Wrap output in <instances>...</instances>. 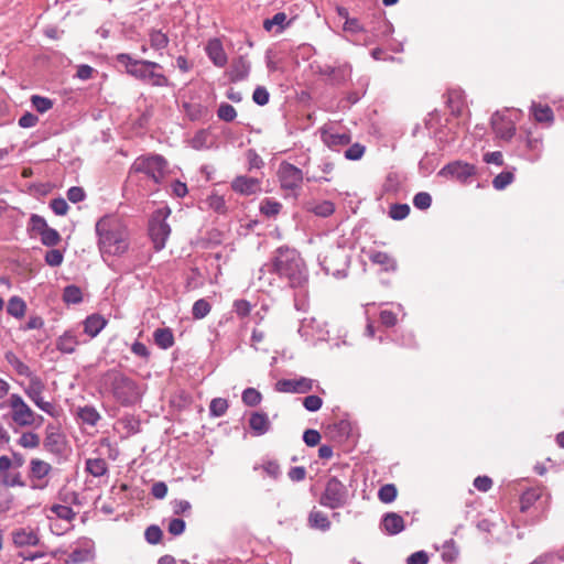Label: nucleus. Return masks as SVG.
<instances>
[{"mask_svg":"<svg viewBox=\"0 0 564 564\" xmlns=\"http://www.w3.org/2000/svg\"><path fill=\"white\" fill-rule=\"evenodd\" d=\"M274 274L286 279L291 288H302L308 279L307 269L301 254L286 246L279 247L271 261L259 269L258 280L261 286L272 285Z\"/></svg>","mask_w":564,"mask_h":564,"instance_id":"nucleus-1","label":"nucleus"},{"mask_svg":"<svg viewBox=\"0 0 564 564\" xmlns=\"http://www.w3.org/2000/svg\"><path fill=\"white\" fill-rule=\"evenodd\" d=\"M97 246L101 257H121L129 250L130 234L124 221L117 215L101 217L95 226Z\"/></svg>","mask_w":564,"mask_h":564,"instance_id":"nucleus-2","label":"nucleus"},{"mask_svg":"<svg viewBox=\"0 0 564 564\" xmlns=\"http://www.w3.org/2000/svg\"><path fill=\"white\" fill-rule=\"evenodd\" d=\"M116 61L124 67L126 73L135 79L154 87H167L169 78L161 72L162 65L148 59H135L127 53H120Z\"/></svg>","mask_w":564,"mask_h":564,"instance_id":"nucleus-3","label":"nucleus"},{"mask_svg":"<svg viewBox=\"0 0 564 564\" xmlns=\"http://www.w3.org/2000/svg\"><path fill=\"white\" fill-rule=\"evenodd\" d=\"M105 381L110 384L115 399L123 406L132 405L141 398L137 382L119 371H108Z\"/></svg>","mask_w":564,"mask_h":564,"instance_id":"nucleus-4","label":"nucleus"},{"mask_svg":"<svg viewBox=\"0 0 564 564\" xmlns=\"http://www.w3.org/2000/svg\"><path fill=\"white\" fill-rule=\"evenodd\" d=\"M350 495L347 486L337 477L332 476L325 484L324 491L319 497V505L329 509L344 508L349 503Z\"/></svg>","mask_w":564,"mask_h":564,"instance_id":"nucleus-5","label":"nucleus"},{"mask_svg":"<svg viewBox=\"0 0 564 564\" xmlns=\"http://www.w3.org/2000/svg\"><path fill=\"white\" fill-rule=\"evenodd\" d=\"M166 169V160L159 154L141 155L134 160L131 166L132 172L143 173L155 183H160L162 181Z\"/></svg>","mask_w":564,"mask_h":564,"instance_id":"nucleus-6","label":"nucleus"},{"mask_svg":"<svg viewBox=\"0 0 564 564\" xmlns=\"http://www.w3.org/2000/svg\"><path fill=\"white\" fill-rule=\"evenodd\" d=\"M170 214L171 209L169 207L160 208L155 210L150 220L149 232L156 250L164 248L171 234L170 225L166 223Z\"/></svg>","mask_w":564,"mask_h":564,"instance_id":"nucleus-7","label":"nucleus"},{"mask_svg":"<svg viewBox=\"0 0 564 564\" xmlns=\"http://www.w3.org/2000/svg\"><path fill=\"white\" fill-rule=\"evenodd\" d=\"M8 405L12 410L11 417L18 426H33L36 423L37 414L24 402L20 394H11Z\"/></svg>","mask_w":564,"mask_h":564,"instance_id":"nucleus-8","label":"nucleus"},{"mask_svg":"<svg viewBox=\"0 0 564 564\" xmlns=\"http://www.w3.org/2000/svg\"><path fill=\"white\" fill-rule=\"evenodd\" d=\"M52 465L40 458L30 460L28 478L32 489L43 490L48 486V476L52 473Z\"/></svg>","mask_w":564,"mask_h":564,"instance_id":"nucleus-9","label":"nucleus"},{"mask_svg":"<svg viewBox=\"0 0 564 564\" xmlns=\"http://www.w3.org/2000/svg\"><path fill=\"white\" fill-rule=\"evenodd\" d=\"M43 447L47 453L57 457H61L65 454L67 448V440L58 426L54 424H47L45 427Z\"/></svg>","mask_w":564,"mask_h":564,"instance_id":"nucleus-10","label":"nucleus"},{"mask_svg":"<svg viewBox=\"0 0 564 564\" xmlns=\"http://www.w3.org/2000/svg\"><path fill=\"white\" fill-rule=\"evenodd\" d=\"M278 176L283 189H297L303 183V172L295 165L282 162L278 170Z\"/></svg>","mask_w":564,"mask_h":564,"instance_id":"nucleus-11","label":"nucleus"},{"mask_svg":"<svg viewBox=\"0 0 564 564\" xmlns=\"http://www.w3.org/2000/svg\"><path fill=\"white\" fill-rule=\"evenodd\" d=\"M476 174V167L473 164L455 161L446 164L440 172L441 176H449L462 183H466L471 176Z\"/></svg>","mask_w":564,"mask_h":564,"instance_id":"nucleus-12","label":"nucleus"},{"mask_svg":"<svg viewBox=\"0 0 564 564\" xmlns=\"http://www.w3.org/2000/svg\"><path fill=\"white\" fill-rule=\"evenodd\" d=\"M313 389V380L301 377L299 379H281L275 383V390L283 393H306Z\"/></svg>","mask_w":564,"mask_h":564,"instance_id":"nucleus-13","label":"nucleus"},{"mask_svg":"<svg viewBox=\"0 0 564 564\" xmlns=\"http://www.w3.org/2000/svg\"><path fill=\"white\" fill-rule=\"evenodd\" d=\"M319 73L327 77L333 85H341L351 77V66L347 63L338 66L324 65L319 68Z\"/></svg>","mask_w":564,"mask_h":564,"instance_id":"nucleus-14","label":"nucleus"},{"mask_svg":"<svg viewBox=\"0 0 564 564\" xmlns=\"http://www.w3.org/2000/svg\"><path fill=\"white\" fill-rule=\"evenodd\" d=\"M491 126L495 133L500 139L510 140L514 135V122L500 112H496L492 115Z\"/></svg>","mask_w":564,"mask_h":564,"instance_id":"nucleus-15","label":"nucleus"},{"mask_svg":"<svg viewBox=\"0 0 564 564\" xmlns=\"http://www.w3.org/2000/svg\"><path fill=\"white\" fill-rule=\"evenodd\" d=\"M334 260H340L341 263L345 265V250L341 249L340 247H330L323 258L319 257V264L327 274L336 275L339 272V268L333 265Z\"/></svg>","mask_w":564,"mask_h":564,"instance_id":"nucleus-16","label":"nucleus"},{"mask_svg":"<svg viewBox=\"0 0 564 564\" xmlns=\"http://www.w3.org/2000/svg\"><path fill=\"white\" fill-rule=\"evenodd\" d=\"M205 52L215 66L224 67L227 64L228 57L220 39L213 37L208 40Z\"/></svg>","mask_w":564,"mask_h":564,"instance_id":"nucleus-17","label":"nucleus"},{"mask_svg":"<svg viewBox=\"0 0 564 564\" xmlns=\"http://www.w3.org/2000/svg\"><path fill=\"white\" fill-rule=\"evenodd\" d=\"M231 188L241 195H253L261 189L260 181L256 177L239 175L231 182Z\"/></svg>","mask_w":564,"mask_h":564,"instance_id":"nucleus-18","label":"nucleus"},{"mask_svg":"<svg viewBox=\"0 0 564 564\" xmlns=\"http://www.w3.org/2000/svg\"><path fill=\"white\" fill-rule=\"evenodd\" d=\"M321 139L323 143L334 151H339L341 147L350 143V135L347 133L334 132L332 129L322 128Z\"/></svg>","mask_w":564,"mask_h":564,"instance_id":"nucleus-19","label":"nucleus"},{"mask_svg":"<svg viewBox=\"0 0 564 564\" xmlns=\"http://www.w3.org/2000/svg\"><path fill=\"white\" fill-rule=\"evenodd\" d=\"M12 541L17 547L36 546L40 543V536L31 528H20L12 532Z\"/></svg>","mask_w":564,"mask_h":564,"instance_id":"nucleus-20","label":"nucleus"},{"mask_svg":"<svg viewBox=\"0 0 564 564\" xmlns=\"http://www.w3.org/2000/svg\"><path fill=\"white\" fill-rule=\"evenodd\" d=\"M94 557V546L93 542L86 540L82 543V545L75 547L68 555L67 563L70 564H79L85 563Z\"/></svg>","mask_w":564,"mask_h":564,"instance_id":"nucleus-21","label":"nucleus"},{"mask_svg":"<svg viewBox=\"0 0 564 564\" xmlns=\"http://www.w3.org/2000/svg\"><path fill=\"white\" fill-rule=\"evenodd\" d=\"M249 426L257 436L264 435L271 430V422L264 412H253L249 417Z\"/></svg>","mask_w":564,"mask_h":564,"instance_id":"nucleus-22","label":"nucleus"},{"mask_svg":"<svg viewBox=\"0 0 564 564\" xmlns=\"http://www.w3.org/2000/svg\"><path fill=\"white\" fill-rule=\"evenodd\" d=\"M251 64L245 56H239L232 62L229 70V78L231 82H241L249 76Z\"/></svg>","mask_w":564,"mask_h":564,"instance_id":"nucleus-23","label":"nucleus"},{"mask_svg":"<svg viewBox=\"0 0 564 564\" xmlns=\"http://www.w3.org/2000/svg\"><path fill=\"white\" fill-rule=\"evenodd\" d=\"M381 525L388 534L394 535L404 530V520L395 512H388L383 516Z\"/></svg>","mask_w":564,"mask_h":564,"instance_id":"nucleus-24","label":"nucleus"},{"mask_svg":"<svg viewBox=\"0 0 564 564\" xmlns=\"http://www.w3.org/2000/svg\"><path fill=\"white\" fill-rule=\"evenodd\" d=\"M79 341L73 330H66L56 340V349L62 354H73Z\"/></svg>","mask_w":564,"mask_h":564,"instance_id":"nucleus-25","label":"nucleus"},{"mask_svg":"<svg viewBox=\"0 0 564 564\" xmlns=\"http://www.w3.org/2000/svg\"><path fill=\"white\" fill-rule=\"evenodd\" d=\"M369 259L372 263L380 265L384 271H395L397 261L389 253L383 251H372L369 254Z\"/></svg>","mask_w":564,"mask_h":564,"instance_id":"nucleus-26","label":"nucleus"},{"mask_svg":"<svg viewBox=\"0 0 564 564\" xmlns=\"http://www.w3.org/2000/svg\"><path fill=\"white\" fill-rule=\"evenodd\" d=\"M107 325V321L98 315L93 314L84 322V332L90 337H96Z\"/></svg>","mask_w":564,"mask_h":564,"instance_id":"nucleus-27","label":"nucleus"},{"mask_svg":"<svg viewBox=\"0 0 564 564\" xmlns=\"http://www.w3.org/2000/svg\"><path fill=\"white\" fill-rule=\"evenodd\" d=\"M44 383L42 380L37 377H33L30 380V383L28 388L25 389V394L28 398L37 405L43 400V391H44Z\"/></svg>","mask_w":564,"mask_h":564,"instance_id":"nucleus-28","label":"nucleus"},{"mask_svg":"<svg viewBox=\"0 0 564 564\" xmlns=\"http://www.w3.org/2000/svg\"><path fill=\"white\" fill-rule=\"evenodd\" d=\"M308 525L313 529H317L321 531H328L330 529V521L328 517L316 509H313L308 514Z\"/></svg>","mask_w":564,"mask_h":564,"instance_id":"nucleus-29","label":"nucleus"},{"mask_svg":"<svg viewBox=\"0 0 564 564\" xmlns=\"http://www.w3.org/2000/svg\"><path fill=\"white\" fill-rule=\"evenodd\" d=\"M153 339L161 349H169L174 345V335L170 328H156L153 333Z\"/></svg>","mask_w":564,"mask_h":564,"instance_id":"nucleus-30","label":"nucleus"},{"mask_svg":"<svg viewBox=\"0 0 564 564\" xmlns=\"http://www.w3.org/2000/svg\"><path fill=\"white\" fill-rule=\"evenodd\" d=\"M148 35L150 45L155 51L164 50L169 45L170 39L162 30L151 29Z\"/></svg>","mask_w":564,"mask_h":564,"instance_id":"nucleus-31","label":"nucleus"},{"mask_svg":"<svg viewBox=\"0 0 564 564\" xmlns=\"http://www.w3.org/2000/svg\"><path fill=\"white\" fill-rule=\"evenodd\" d=\"M7 312L9 315H11L15 318H22L26 312L25 301L22 297L17 296V295L10 297L8 305H7Z\"/></svg>","mask_w":564,"mask_h":564,"instance_id":"nucleus-32","label":"nucleus"},{"mask_svg":"<svg viewBox=\"0 0 564 564\" xmlns=\"http://www.w3.org/2000/svg\"><path fill=\"white\" fill-rule=\"evenodd\" d=\"M86 471L94 477H101L108 471V466L102 458H88L86 460Z\"/></svg>","mask_w":564,"mask_h":564,"instance_id":"nucleus-33","label":"nucleus"},{"mask_svg":"<svg viewBox=\"0 0 564 564\" xmlns=\"http://www.w3.org/2000/svg\"><path fill=\"white\" fill-rule=\"evenodd\" d=\"M77 415L83 423L88 424L90 426H95L97 422L100 420V414L91 405H85L83 408H79L77 411Z\"/></svg>","mask_w":564,"mask_h":564,"instance_id":"nucleus-34","label":"nucleus"},{"mask_svg":"<svg viewBox=\"0 0 564 564\" xmlns=\"http://www.w3.org/2000/svg\"><path fill=\"white\" fill-rule=\"evenodd\" d=\"M532 111L535 120L539 122H552L554 119L553 111L549 106L533 102Z\"/></svg>","mask_w":564,"mask_h":564,"instance_id":"nucleus-35","label":"nucleus"},{"mask_svg":"<svg viewBox=\"0 0 564 564\" xmlns=\"http://www.w3.org/2000/svg\"><path fill=\"white\" fill-rule=\"evenodd\" d=\"M282 208V204L272 198H265L260 204V212L267 217H275Z\"/></svg>","mask_w":564,"mask_h":564,"instance_id":"nucleus-36","label":"nucleus"},{"mask_svg":"<svg viewBox=\"0 0 564 564\" xmlns=\"http://www.w3.org/2000/svg\"><path fill=\"white\" fill-rule=\"evenodd\" d=\"M63 300L67 304H78L83 301L82 290L77 285H67L63 292Z\"/></svg>","mask_w":564,"mask_h":564,"instance_id":"nucleus-37","label":"nucleus"},{"mask_svg":"<svg viewBox=\"0 0 564 564\" xmlns=\"http://www.w3.org/2000/svg\"><path fill=\"white\" fill-rule=\"evenodd\" d=\"M6 358L20 376L29 377L31 375L30 367L20 360L14 354L8 352Z\"/></svg>","mask_w":564,"mask_h":564,"instance_id":"nucleus-38","label":"nucleus"},{"mask_svg":"<svg viewBox=\"0 0 564 564\" xmlns=\"http://www.w3.org/2000/svg\"><path fill=\"white\" fill-rule=\"evenodd\" d=\"M397 487L393 484L383 485L378 491V498L383 503H391L397 498Z\"/></svg>","mask_w":564,"mask_h":564,"instance_id":"nucleus-39","label":"nucleus"},{"mask_svg":"<svg viewBox=\"0 0 564 564\" xmlns=\"http://www.w3.org/2000/svg\"><path fill=\"white\" fill-rule=\"evenodd\" d=\"M40 443V436L33 432H24L18 440V444L20 446L30 449L39 447Z\"/></svg>","mask_w":564,"mask_h":564,"instance_id":"nucleus-40","label":"nucleus"},{"mask_svg":"<svg viewBox=\"0 0 564 564\" xmlns=\"http://www.w3.org/2000/svg\"><path fill=\"white\" fill-rule=\"evenodd\" d=\"M40 236L42 243L47 247H55L61 241L58 231L51 227H47Z\"/></svg>","mask_w":564,"mask_h":564,"instance_id":"nucleus-41","label":"nucleus"},{"mask_svg":"<svg viewBox=\"0 0 564 564\" xmlns=\"http://www.w3.org/2000/svg\"><path fill=\"white\" fill-rule=\"evenodd\" d=\"M207 205L210 209L218 214H226L227 213V206L226 200L224 196H220L218 194H212L207 198Z\"/></svg>","mask_w":564,"mask_h":564,"instance_id":"nucleus-42","label":"nucleus"},{"mask_svg":"<svg viewBox=\"0 0 564 564\" xmlns=\"http://www.w3.org/2000/svg\"><path fill=\"white\" fill-rule=\"evenodd\" d=\"M217 116L223 121L232 122L237 117V111L230 104L223 102L218 107Z\"/></svg>","mask_w":564,"mask_h":564,"instance_id":"nucleus-43","label":"nucleus"},{"mask_svg":"<svg viewBox=\"0 0 564 564\" xmlns=\"http://www.w3.org/2000/svg\"><path fill=\"white\" fill-rule=\"evenodd\" d=\"M261 400V393L254 388H247L242 392V402L248 406H256Z\"/></svg>","mask_w":564,"mask_h":564,"instance_id":"nucleus-44","label":"nucleus"},{"mask_svg":"<svg viewBox=\"0 0 564 564\" xmlns=\"http://www.w3.org/2000/svg\"><path fill=\"white\" fill-rule=\"evenodd\" d=\"M286 21V14L283 12L275 13L271 19H267L263 22V28L265 31H272L275 25L279 26L278 31H282L284 29V23Z\"/></svg>","mask_w":564,"mask_h":564,"instance_id":"nucleus-45","label":"nucleus"},{"mask_svg":"<svg viewBox=\"0 0 564 564\" xmlns=\"http://www.w3.org/2000/svg\"><path fill=\"white\" fill-rule=\"evenodd\" d=\"M210 304L205 299L197 300L192 307V314L195 318L200 319L210 312Z\"/></svg>","mask_w":564,"mask_h":564,"instance_id":"nucleus-46","label":"nucleus"},{"mask_svg":"<svg viewBox=\"0 0 564 564\" xmlns=\"http://www.w3.org/2000/svg\"><path fill=\"white\" fill-rule=\"evenodd\" d=\"M228 409V402L223 398H215L209 404V412L214 416H223Z\"/></svg>","mask_w":564,"mask_h":564,"instance_id":"nucleus-47","label":"nucleus"},{"mask_svg":"<svg viewBox=\"0 0 564 564\" xmlns=\"http://www.w3.org/2000/svg\"><path fill=\"white\" fill-rule=\"evenodd\" d=\"M410 207L408 204H393L389 209V216L394 220H402L408 217Z\"/></svg>","mask_w":564,"mask_h":564,"instance_id":"nucleus-48","label":"nucleus"},{"mask_svg":"<svg viewBox=\"0 0 564 564\" xmlns=\"http://www.w3.org/2000/svg\"><path fill=\"white\" fill-rule=\"evenodd\" d=\"M32 106L41 113L48 111L53 107L50 98L34 95L31 98Z\"/></svg>","mask_w":564,"mask_h":564,"instance_id":"nucleus-49","label":"nucleus"},{"mask_svg":"<svg viewBox=\"0 0 564 564\" xmlns=\"http://www.w3.org/2000/svg\"><path fill=\"white\" fill-rule=\"evenodd\" d=\"M163 532L158 525H150L145 529L144 538L148 543L155 545L161 542Z\"/></svg>","mask_w":564,"mask_h":564,"instance_id":"nucleus-50","label":"nucleus"},{"mask_svg":"<svg viewBox=\"0 0 564 564\" xmlns=\"http://www.w3.org/2000/svg\"><path fill=\"white\" fill-rule=\"evenodd\" d=\"M335 210V206L330 200H324L312 207V212L321 217H328Z\"/></svg>","mask_w":564,"mask_h":564,"instance_id":"nucleus-51","label":"nucleus"},{"mask_svg":"<svg viewBox=\"0 0 564 564\" xmlns=\"http://www.w3.org/2000/svg\"><path fill=\"white\" fill-rule=\"evenodd\" d=\"M513 181V174L511 172H501L492 181V185L496 189H503L510 185Z\"/></svg>","mask_w":564,"mask_h":564,"instance_id":"nucleus-52","label":"nucleus"},{"mask_svg":"<svg viewBox=\"0 0 564 564\" xmlns=\"http://www.w3.org/2000/svg\"><path fill=\"white\" fill-rule=\"evenodd\" d=\"M432 204V197L426 192H420L413 197V205L421 210L427 209Z\"/></svg>","mask_w":564,"mask_h":564,"instance_id":"nucleus-53","label":"nucleus"},{"mask_svg":"<svg viewBox=\"0 0 564 564\" xmlns=\"http://www.w3.org/2000/svg\"><path fill=\"white\" fill-rule=\"evenodd\" d=\"M365 147L360 143H354L345 151V158L347 160L357 161L365 154Z\"/></svg>","mask_w":564,"mask_h":564,"instance_id":"nucleus-54","label":"nucleus"},{"mask_svg":"<svg viewBox=\"0 0 564 564\" xmlns=\"http://www.w3.org/2000/svg\"><path fill=\"white\" fill-rule=\"evenodd\" d=\"M48 227L46 220L36 214H33L30 218V228L32 231L41 235Z\"/></svg>","mask_w":564,"mask_h":564,"instance_id":"nucleus-55","label":"nucleus"},{"mask_svg":"<svg viewBox=\"0 0 564 564\" xmlns=\"http://www.w3.org/2000/svg\"><path fill=\"white\" fill-rule=\"evenodd\" d=\"M185 528H186V524L183 519L173 518L169 522L167 531L170 534L177 536V535L183 534V532L185 531Z\"/></svg>","mask_w":564,"mask_h":564,"instance_id":"nucleus-56","label":"nucleus"},{"mask_svg":"<svg viewBox=\"0 0 564 564\" xmlns=\"http://www.w3.org/2000/svg\"><path fill=\"white\" fill-rule=\"evenodd\" d=\"M304 408L310 412L318 411L323 405V400L318 395H307L303 400Z\"/></svg>","mask_w":564,"mask_h":564,"instance_id":"nucleus-57","label":"nucleus"},{"mask_svg":"<svg viewBox=\"0 0 564 564\" xmlns=\"http://www.w3.org/2000/svg\"><path fill=\"white\" fill-rule=\"evenodd\" d=\"M269 91L262 86H258L252 94V100L259 105L264 106L269 102Z\"/></svg>","mask_w":564,"mask_h":564,"instance_id":"nucleus-58","label":"nucleus"},{"mask_svg":"<svg viewBox=\"0 0 564 564\" xmlns=\"http://www.w3.org/2000/svg\"><path fill=\"white\" fill-rule=\"evenodd\" d=\"M63 253L58 249H52L46 252L45 261L51 267H58L63 262Z\"/></svg>","mask_w":564,"mask_h":564,"instance_id":"nucleus-59","label":"nucleus"},{"mask_svg":"<svg viewBox=\"0 0 564 564\" xmlns=\"http://www.w3.org/2000/svg\"><path fill=\"white\" fill-rule=\"evenodd\" d=\"M234 311L240 317H246L251 312V304L247 300H237L234 302Z\"/></svg>","mask_w":564,"mask_h":564,"instance_id":"nucleus-60","label":"nucleus"},{"mask_svg":"<svg viewBox=\"0 0 564 564\" xmlns=\"http://www.w3.org/2000/svg\"><path fill=\"white\" fill-rule=\"evenodd\" d=\"M50 206L52 210L58 216L65 215L68 210V204L62 197L52 199Z\"/></svg>","mask_w":564,"mask_h":564,"instance_id":"nucleus-61","label":"nucleus"},{"mask_svg":"<svg viewBox=\"0 0 564 564\" xmlns=\"http://www.w3.org/2000/svg\"><path fill=\"white\" fill-rule=\"evenodd\" d=\"M247 160L249 170L261 169L263 166L262 158L253 149L248 150Z\"/></svg>","mask_w":564,"mask_h":564,"instance_id":"nucleus-62","label":"nucleus"},{"mask_svg":"<svg viewBox=\"0 0 564 564\" xmlns=\"http://www.w3.org/2000/svg\"><path fill=\"white\" fill-rule=\"evenodd\" d=\"M303 441L307 446H316L321 441V434L316 430L308 429L303 434Z\"/></svg>","mask_w":564,"mask_h":564,"instance_id":"nucleus-63","label":"nucleus"},{"mask_svg":"<svg viewBox=\"0 0 564 564\" xmlns=\"http://www.w3.org/2000/svg\"><path fill=\"white\" fill-rule=\"evenodd\" d=\"M427 563H429V556L425 551L414 552L406 558V564H427Z\"/></svg>","mask_w":564,"mask_h":564,"instance_id":"nucleus-64","label":"nucleus"}]
</instances>
